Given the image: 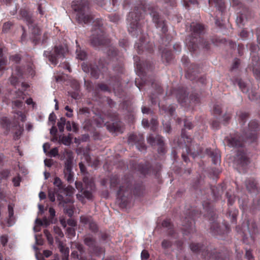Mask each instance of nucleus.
<instances>
[{
	"mask_svg": "<svg viewBox=\"0 0 260 260\" xmlns=\"http://www.w3.org/2000/svg\"><path fill=\"white\" fill-rule=\"evenodd\" d=\"M149 256V254L147 251L143 250L141 252V258L142 259H147Z\"/></svg>",
	"mask_w": 260,
	"mask_h": 260,
	"instance_id": "56",
	"label": "nucleus"
},
{
	"mask_svg": "<svg viewBox=\"0 0 260 260\" xmlns=\"http://www.w3.org/2000/svg\"><path fill=\"white\" fill-rule=\"evenodd\" d=\"M147 11L152 17L156 27L160 28L163 33L167 31L165 22L159 17L156 8L144 1L135 7L134 10L129 13L127 17L128 30L132 36L137 37L142 33V23L140 21L143 18V13Z\"/></svg>",
	"mask_w": 260,
	"mask_h": 260,
	"instance_id": "1",
	"label": "nucleus"
},
{
	"mask_svg": "<svg viewBox=\"0 0 260 260\" xmlns=\"http://www.w3.org/2000/svg\"><path fill=\"white\" fill-rule=\"evenodd\" d=\"M92 220V219L90 217H81V221L85 224L88 225L89 223L90 222V221Z\"/></svg>",
	"mask_w": 260,
	"mask_h": 260,
	"instance_id": "54",
	"label": "nucleus"
},
{
	"mask_svg": "<svg viewBox=\"0 0 260 260\" xmlns=\"http://www.w3.org/2000/svg\"><path fill=\"white\" fill-rule=\"evenodd\" d=\"M91 75L95 78H98L99 76V71L94 68L91 69Z\"/></svg>",
	"mask_w": 260,
	"mask_h": 260,
	"instance_id": "50",
	"label": "nucleus"
},
{
	"mask_svg": "<svg viewBox=\"0 0 260 260\" xmlns=\"http://www.w3.org/2000/svg\"><path fill=\"white\" fill-rule=\"evenodd\" d=\"M254 75L257 79H260V67L252 68Z\"/></svg>",
	"mask_w": 260,
	"mask_h": 260,
	"instance_id": "47",
	"label": "nucleus"
},
{
	"mask_svg": "<svg viewBox=\"0 0 260 260\" xmlns=\"http://www.w3.org/2000/svg\"><path fill=\"white\" fill-rule=\"evenodd\" d=\"M88 227L90 230H91L92 232H96L98 231V226L96 223L92 220V219L89 223Z\"/></svg>",
	"mask_w": 260,
	"mask_h": 260,
	"instance_id": "40",
	"label": "nucleus"
},
{
	"mask_svg": "<svg viewBox=\"0 0 260 260\" xmlns=\"http://www.w3.org/2000/svg\"><path fill=\"white\" fill-rule=\"evenodd\" d=\"M53 231L55 234H56L58 237L62 238L64 236V234L62 232L61 229L58 226H55L53 228Z\"/></svg>",
	"mask_w": 260,
	"mask_h": 260,
	"instance_id": "42",
	"label": "nucleus"
},
{
	"mask_svg": "<svg viewBox=\"0 0 260 260\" xmlns=\"http://www.w3.org/2000/svg\"><path fill=\"white\" fill-rule=\"evenodd\" d=\"M58 149L57 147H55V148L52 149L49 152V154H50V156H51V157L56 156V155H58Z\"/></svg>",
	"mask_w": 260,
	"mask_h": 260,
	"instance_id": "52",
	"label": "nucleus"
},
{
	"mask_svg": "<svg viewBox=\"0 0 260 260\" xmlns=\"http://www.w3.org/2000/svg\"><path fill=\"white\" fill-rule=\"evenodd\" d=\"M60 140L61 141V142L66 145L68 146L71 144V139L68 137L63 136L61 137H60Z\"/></svg>",
	"mask_w": 260,
	"mask_h": 260,
	"instance_id": "44",
	"label": "nucleus"
},
{
	"mask_svg": "<svg viewBox=\"0 0 260 260\" xmlns=\"http://www.w3.org/2000/svg\"><path fill=\"white\" fill-rule=\"evenodd\" d=\"M206 153L210 156L214 165H217L220 162V155L218 150H211L210 149H206Z\"/></svg>",
	"mask_w": 260,
	"mask_h": 260,
	"instance_id": "19",
	"label": "nucleus"
},
{
	"mask_svg": "<svg viewBox=\"0 0 260 260\" xmlns=\"http://www.w3.org/2000/svg\"><path fill=\"white\" fill-rule=\"evenodd\" d=\"M68 51L66 45L55 46L51 51H44L43 55L53 65H56L59 60L64 58L65 54Z\"/></svg>",
	"mask_w": 260,
	"mask_h": 260,
	"instance_id": "5",
	"label": "nucleus"
},
{
	"mask_svg": "<svg viewBox=\"0 0 260 260\" xmlns=\"http://www.w3.org/2000/svg\"><path fill=\"white\" fill-rule=\"evenodd\" d=\"M210 5L213 6L216 8L218 10V13L215 16V24L217 26H220L221 23L220 22V19L222 18L224 14V3L223 0H208Z\"/></svg>",
	"mask_w": 260,
	"mask_h": 260,
	"instance_id": "6",
	"label": "nucleus"
},
{
	"mask_svg": "<svg viewBox=\"0 0 260 260\" xmlns=\"http://www.w3.org/2000/svg\"><path fill=\"white\" fill-rule=\"evenodd\" d=\"M142 112L143 114H150L152 113L151 109L145 106L142 107Z\"/></svg>",
	"mask_w": 260,
	"mask_h": 260,
	"instance_id": "64",
	"label": "nucleus"
},
{
	"mask_svg": "<svg viewBox=\"0 0 260 260\" xmlns=\"http://www.w3.org/2000/svg\"><path fill=\"white\" fill-rule=\"evenodd\" d=\"M161 58L163 62H170L173 59L172 52L169 50H165L162 52Z\"/></svg>",
	"mask_w": 260,
	"mask_h": 260,
	"instance_id": "28",
	"label": "nucleus"
},
{
	"mask_svg": "<svg viewBox=\"0 0 260 260\" xmlns=\"http://www.w3.org/2000/svg\"><path fill=\"white\" fill-rule=\"evenodd\" d=\"M56 192L55 189H52L51 188L48 189V197L49 200L54 202L55 201Z\"/></svg>",
	"mask_w": 260,
	"mask_h": 260,
	"instance_id": "35",
	"label": "nucleus"
},
{
	"mask_svg": "<svg viewBox=\"0 0 260 260\" xmlns=\"http://www.w3.org/2000/svg\"><path fill=\"white\" fill-rule=\"evenodd\" d=\"M8 241V236L7 235L2 236L1 237V242L3 245V246H5L7 243Z\"/></svg>",
	"mask_w": 260,
	"mask_h": 260,
	"instance_id": "57",
	"label": "nucleus"
},
{
	"mask_svg": "<svg viewBox=\"0 0 260 260\" xmlns=\"http://www.w3.org/2000/svg\"><path fill=\"white\" fill-rule=\"evenodd\" d=\"M83 181L87 189H94L95 185L93 178L88 174L84 175L83 177Z\"/></svg>",
	"mask_w": 260,
	"mask_h": 260,
	"instance_id": "24",
	"label": "nucleus"
},
{
	"mask_svg": "<svg viewBox=\"0 0 260 260\" xmlns=\"http://www.w3.org/2000/svg\"><path fill=\"white\" fill-rule=\"evenodd\" d=\"M94 189H87V187H85V188L83 189V191H82V194H77L76 195L77 198L78 200H81L83 198V196L85 198H87V199H90L92 198V191Z\"/></svg>",
	"mask_w": 260,
	"mask_h": 260,
	"instance_id": "27",
	"label": "nucleus"
},
{
	"mask_svg": "<svg viewBox=\"0 0 260 260\" xmlns=\"http://www.w3.org/2000/svg\"><path fill=\"white\" fill-rule=\"evenodd\" d=\"M90 44L93 47L107 46L106 54L110 59H114L117 55V49L112 45H109L110 40L107 37L103 27L101 20H98L92 30Z\"/></svg>",
	"mask_w": 260,
	"mask_h": 260,
	"instance_id": "2",
	"label": "nucleus"
},
{
	"mask_svg": "<svg viewBox=\"0 0 260 260\" xmlns=\"http://www.w3.org/2000/svg\"><path fill=\"white\" fill-rule=\"evenodd\" d=\"M243 139L242 140L238 135H236L228 140V144L232 147H242L243 145Z\"/></svg>",
	"mask_w": 260,
	"mask_h": 260,
	"instance_id": "18",
	"label": "nucleus"
},
{
	"mask_svg": "<svg viewBox=\"0 0 260 260\" xmlns=\"http://www.w3.org/2000/svg\"><path fill=\"white\" fill-rule=\"evenodd\" d=\"M161 245L164 248H167L171 246V244L170 241L164 240L161 243Z\"/></svg>",
	"mask_w": 260,
	"mask_h": 260,
	"instance_id": "61",
	"label": "nucleus"
},
{
	"mask_svg": "<svg viewBox=\"0 0 260 260\" xmlns=\"http://www.w3.org/2000/svg\"><path fill=\"white\" fill-rule=\"evenodd\" d=\"M56 115L53 112L50 114L49 116V121L52 122V124L54 125L56 119Z\"/></svg>",
	"mask_w": 260,
	"mask_h": 260,
	"instance_id": "53",
	"label": "nucleus"
},
{
	"mask_svg": "<svg viewBox=\"0 0 260 260\" xmlns=\"http://www.w3.org/2000/svg\"><path fill=\"white\" fill-rule=\"evenodd\" d=\"M53 184L55 186V187L54 188L55 189V192H56V191H60L61 190L66 189L67 191L68 195L70 196L73 193V190H74V187L71 185H68L66 187L63 184L60 179L57 177L54 178Z\"/></svg>",
	"mask_w": 260,
	"mask_h": 260,
	"instance_id": "15",
	"label": "nucleus"
},
{
	"mask_svg": "<svg viewBox=\"0 0 260 260\" xmlns=\"http://www.w3.org/2000/svg\"><path fill=\"white\" fill-rule=\"evenodd\" d=\"M191 250L194 252L201 253L202 255L205 258H211V253L206 247L199 243H192L190 246Z\"/></svg>",
	"mask_w": 260,
	"mask_h": 260,
	"instance_id": "14",
	"label": "nucleus"
},
{
	"mask_svg": "<svg viewBox=\"0 0 260 260\" xmlns=\"http://www.w3.org/2000/svg\"><path fill=\"white\" fill-rule=\"evenodd\" d=\"M147 142L152 146L158 145L159 146L158 148L159 153H164L165 152V148L163 147L164 143L162 137L159 135L154 137L152 135H150L147 138Z\"/></svg>",
	"mask_w": 260,
	"mask_h": 260,
	"instance_id": "13",
	"label": "nucleus"
},
{
	"mask_svg": "<svg viewBox=\"0 0 260 260\" xmlns=\"http://www.w3.org/2000/svg\"><path fill=\"white\" fill-rule=\"evenodd\" d=\"M176 97L178 101L182 105H185L188 101V93L184 88L180 89L177 93Z\"/></svg>",
	"mask_w": 260,
	"mask_h": 260,
	"instance_id": "22",
	"label": "nucleus"
},
{
	"mask_svg": "<svg viewBox=\"0 0 260 260\" xmlns=\"http://www.w3.org/2000/svg\"><path fill=\"white\" fill-rule=\"evenodd\" d=\"M21 18L25 21L28 27L33 26L35 23V20L32 13L26 10H21L19 12Z\"/></svg>",
	"mask_w": 260,
	"mask_h": 260,
	"instance_id": "17",
	"label": "nucleus"
},
{
	"mask_svg": "<svg viewBox=\"0 0 260 260\" xmlns=\"http://www.w3.org/2000/svg\"><path fill=\"white\" fill-rule=\"evenodd\" d=\"M55 241L56 243L58 244V247L59 249H62L63 247H65L64 245H63V243L62 241H61L59 238L57 237H55Z\"/></svg>",
	"mask_w": 260,
	"mask_h": 260,
	"instance_id": "58",
	"label": "nucleus"
},
{
	"mask_svg": "<svg viewBox=\"0 0 260 260\" xmlns=\"http://www.w3.org/2000/svg\"><path fill=\"white\" fill-rule=\"evenodd\" d=\"M199 72V67L197 65L191 64H190L187 69V75L188 78H189L190 80H192L193 79L191 77H189V75L193 74L194 73H198Z\"/></svg>",
	"mask_w": 260,
	"mask_h": 260,
	"instance_id": "30",
	"label": "nucleus"
},
{
	"mask_svg": "<svg viewBox=\"0 0 260 260\" xmlns=\"http://www.w3.org/2000/svg\"><path fill=\"white\" fill-rule=\"evenodd\" d=\"M258 128V124L255 120H251L248 124V128L245 132V137L250 142L254 141L256 138V132Z\"/></svg>",
	"mask_w": 260,
	"mask_h": 260,
	"instance_id": "10",
	"label": "nucleus"
},
{
	"mask_svg": "<svg viewBox=\"0 0 260 260\" xmlns=\"http://www.w3.org/2000/svg\"><path fill=\"white\" fill-rule=\"evenodd\" d=\"M186 151L187 152V154H189V155H190L193 158L196 157L197 155L201 154L202 152V150H200V151H198L197 152H191V150H190V149L188 148L187 147H186Z\"/></svg>",
	"mask_w": 260,
	"mask_h": 260,
	"instance_id": "43",
	"label": "nucleus"
},
{
	"mask_svg": "<svg viewBox=\"0 0 260 260\" xmlns=\"http://www.w3.org/2000/svg\"><path fill=\"white\" fill-rule=\"evenodd\" d=\"M194 224L193 219L185 217L182 222L183 230L188 233L193 232L194 231Z\"/></svg>",
	"mask_w": 260,
	"mask_h": 260,
	"instance_id": "21",
	"label": "nucleus"
},
{
	"mask_svg": "<svg viewBox=\"0 0 260 260\" xmlns=\"http://www.w3.org/2000/svg\"><path fill=\"white\" fill-rule=\"evenodd\" d=\"M73 152L69 150H64L61 159H65L64 166L73 167Z\"/></svg>",
	"mask_w": 260,
	"mask_h": 260,
	"instance_id": "20",
	"label": "nucleus"
},
{
	"mask_svg": "<svg viewBox=\"0 0 260 260\" xmlns=\"http://www.w3.org/2000/svg\"><path fill=\"white\" fill-rule=\"evenodd\" d=\"M240 37L243 39H246L248 36V33L247 30L243 29L240 34Z\"/></svg>",
	"mask_w": 260,
	"mask_h": 260,
	"instance_id": "62",
	"label": "nucleus"
},
{
	"mask_svg": "<svg viewBox=\"0 0 260 260\" xmlns=\"http://www.w3.org/2000/svg\"><path fill=\"white\" fill-rule=\"evenodd\" d=\"M12 25V23L11 22H8L5 23L3 27V31L7 32L10 29Z\"/></svg>",
	"mask_w": 260,
	"mask_h": 260,
	"instance_id": "49",
	"label": "nucleus"
},
{
	"mask_svg": "<svg viewBox=\"0 0 260 260\" xmlns=\"http://www.w3.org/2000/svg\"><path fill=\"white\" fill-rule=\"evenodd\" d=\"M72 168L73 167L64 166L63 170L64 178L69 183H72L74 180Z\"/></svg>",
	"mask_w": 260,
	"mask_h": 260,
	"instance_id": "23",
	"label": "nucleus"
},
{
	"mask_svg": "<svg viewBox=\"0 0 260 260\" xmlns=\"http://www.w3.org/2000/svg\"><path fill=\"white\" fill-rule=\"evenodd\" d=\"M76 55L77 58L81 60L85 59L86 57V53L84 51H82L78 49L76 50Z\"/></svg>",
	"mask_w": 260,
	"mask_h": 260,
	"instance_id": "39",
	"label": "nucleus"
},
{
	"mask_svg": "<svg viewBox=\"0 0 260 260\" xmlns=\"http://www.w3.org/2000/svg\"><path fill=\"white\" fill-rule=\"evenodd\" d=\"M84 243L93 252L99 254L103 251V248L99 246L96 239L91 234H87L83 238Z\"/></svg>",
	"mask_w": 260,
	"mask_h": 260,
	"instance_id": "8",
	"label": "nucleus"
},
{
	"mask_svg": "<svg viewBox=\"0 0 260 260\" xmlns=\"http://www.w3.org/2000/svg\"><path fill=\"white\" fill-rule=\"evenodd\" d=\"M72 6L76 12V19L79 23L87 24L92 19L89 12L88 4L86 0L73 1Z\"/></svg>",
	"mask_w": 260,
	"mask_h": 260,
	"instance_id": "4",
	"label": "nucleus"
},
{
	"mask_svg": "<svg viewBox=\"0 0 260 260\" xmlns=\"http://www.w3.org/2000/svg\"><path fill=\"white\" fill-rule=\"evenodd\" d=\"M144 137L143 135L133 134L129 136L128 139V143L132 146L135 145L136 147L141 151H145L146 145L144 144Z\"/></svg>",
	"mask_w": 260,
	"mask_h": 260,
	"instance_id": "9",
	"label": "nucleus"
},
{
	"mask_svg": "<svg viewBox=\"0 0 260 260\" xmlns=\"http://www.w3.org/2000/svg\"><path fill=\"white\" fill-rule=\"evenodd\" d=\"M130 193L129 188H125L124 186H120L117 192V195L118 197L122 198L124 197H127Z\"/></svg>",
	"mask_w": 260,
	"mask_h": 260,
	"instance_id": "29",
	"label": "nucleus"
},
{
	"mask_svg": "<svg viewBox=\"0 0 260 260\" xmlns=\"http://www.w3.org/2000/svg\"><path fill=\"white\" fill-rule=\"evenodd\" d=\"M118 183V179L116 176H114L110 179V186L114 187Z\"/></svg>",
	"mask_w": 260,
	"mask_h": 260,
	"instance_id": "45",
	"label": "nucleus"
},
{
	"mask_svg": "<svg viewBox=\"0 0 260 260\" xmlns=\"http://www.w3.org/2000/svg\"><path fill=\"white\" fill-rule=\"evenodd\" d=\"M74 192L75 189L73 190V193L69 196L68 195L67 191L66 189L56 191V196L57 201L58 202V206H61L68 204H73L74 203L73 196Z\"/></svg>",
	"mask_w": 260,
	"mask_h": 260,
	"instance_id": "7",
	"label": "nucleus"
},
{
	"mask_svg": "<svg viewBox=\"0 0 260 260\" xmlns=\"http://www.w3.org/2000/svg\"><path fill=\"white\" fill-rule=\"evenodd\" d=\"M66 123V119L64 117H61L58 121L57 125L60 133L64 131V127Z\"/></svg>",
	"mask_w": 260,
	"mask_h": 260,
	"instance_id": "33",
	"label": "nucleus"
},
{
	"mask_svg": "<svg viewBox=\"0 0 260 260\" xmlns=\"http://www.w3.org/2000/svg\"><path fill=\"white\" fill-rule=\"evenodd\" d=\"M162 226L165 228H168V233L170 235H173V229L171 223L168 220H164L162 223Z\"/></svg>",
	"mask_w": 260,
	"mask_h": 260,
	"instance_id": "38",
	"label": "nucleus"
},
{
	"mask_svg": "<svg viewBox=\"0 0 260 260\" xmlns=\"http://www.w3.org/2000/svg\"><path fill=\"white\" fill-rule=\"evenodd\" d=\"M235 162L237 165L242 167H244L248 164L249 162V159L243 149L238 150L235 157Z\"/></svg>",
	"mask_w": 260,
	"mask_h": 260,
	"instance_id": "16",
	"label": "nucleus"
},
{
	"mask_svg": "<svg viewBox=\"0 0 260 260\" xmlns=\"http://www.w3.org/2000/svg\"><path fill=\"white\" fill-rule=\"evenodd\" d=\"M214 112L215 114L219 115L221 112V108L219 105H215L214 107Z\"/></svg>",
	"mask_w": 260,
	"mask_h": 260,
	"instance_id": "55",
	"label": "nucleus"
},
{
	"mask_svg": "<svg viewBox=\"0 0 260 260\" xmlns=\"http://www.w3.org/2000/svg\"><path fill=\"white\" fill-rule=\"evenodd\" d=\"M10 175V171L8 170H3L0 172V180L7 179Z\"/></svg>",
	"mask_w": 260,
	"mask_h": 260,
	"instance_id": "41",
	"label": "nucleus"
},
{
	"mask_svg": "<svg viewBox=\"0 0 260 260\" xmlns=\"http://www.w3.org/2000/svg\"><path fill=\"white\" fill-rule=\"evenodd\" d=\"M20 59L21 58L20 56L18 54H16L10 57V59L15 62L16 63L19 62Z\"/></svg>",
	"mask_w": 260,
	"mask_h": 260,
	"instance_id": "59",
	"label": "nucleus"
},
{
	"mask_svg": "<svg viewBox=\"0 0 260 260\" xmlns=\"http://www.w3.org/2000/svg\"><path fill=\"white\" fill-rule=\"evenodd\" d=\"M12 181L15 186H18L20 185V177L19 176L14 177Z\"/></svg>",
	"mask_w": 260,
	"mask_h": 260,
	"instance_id": "60",
	"label": "nucleus"
},
{
	"mask_svg": "<svg viewBox=\"0 0 260 260\" xmlns=\"http://www.w3.org/2000/svg\"><path fill=\"white\" fill-rule=\"evenodd\" d=\"M237 84L243 92H247L248 88L246 84L241 80L239 79L237 80Z\"/></svg>",
	"mask_w": 260,
	"mask_h": 260,
	"instance_id": "37",
	"label": "nucleus"
},
{
	"mask_svg": "<svg viewBox=\"0 0 260 260\" xmlns=\"http://www.w3.org/2000/svg\"><path fill=\"white\" fill-rule=\"evenodd\" d=\"M238 13L236 19V23L239 27H242L247 21L251 18L252 14L248 9L246 7L243 8Z\"/></svg>",
	"mask_w": 260,
	"mask_h": 260,
	"instance_id": "11",
	"label": "nucleus"
},
{
	"mask_svg": "<svg viewBox=\"0 0 260 260\" xmlns=\"http://www.w3.org/2000/svg\"><path fill=\"white\" fill-rule=\"evenodd\" d=\"M69 204V205L66 204L64 206H61V207L63 208L64 212L71 217L74 213L73 207L72 205H70V204Z\"/></svg>",
	"mask_w": 260,
	"mask_h": 260,
	"instance_id": "31",
	"label": "nucleus"
},
{
	"mask_svg": "<svg viewBox=\"0 0 260 260\" xmlns=\"http://www.w3.org/2000/svg\"><path fill=\"white\" fill-rule=\"evenodd\" d=\"M8 209V218L7 220V223L8 224V226H11L13 225L15 222V219L14 216L13 206L11 205H9Z\"/></svg>",
	"mask_w": 260,
	"mask_h": 260,
	"instance_id": "25",
	"label": "nucleus"
},
{
	"mask_svg": "<svg viewBox=\"0 0 260 260\" xmlns=\"http://www.w3.org/2000/svg\"><path fill=\"white\" fill-rule=\"evenodd\" d=\"M10 81L11 84L16 85L18 82V78L16 77H14L13 75H12L11 77L10 78Z\"/></svg>",
	"mask_w": 260,
	"mask_h": 260,
	"instance_id": "63",
	"label": "nucleus"
},
{
	"mask_svg": "<svg viewBox=\"0 0 260 260\" xmlns=\"http://www.w3.org/2000/svg\"><path fill=\"white\" fill-rule=\"evenodd\" d=\"M246 188L250 192H256L257 188L255 181L253 179H249L246 181Z\"/></svg>",
	"mask_w": 260,
	"mask_h": 260,
	"instance_id": "26",
	"label": "nucleus"
},
{
	"mask_svg": "<svg viewBox=\"0 0 260 260\" xmlns=\"http://www.w3.org/2000/svg\"><path fill=\"white\" fill-rule=\"evenodd\" d=\"M249 46L251 51L252 67H260V58L257 53V51L259 50L258 46L252 43L248 44L247 46Z\"/></svg>",
	"mask_w": 260,
	"mask_h": 260,
	"instance_id": "12",
	"label": "nucleus"
},
{
	"mask_svg": "<svg viewBox=\"0 0 260 260\" xmlns=\"http://www.w3.org/2000/svg\"><path fill=\"white\" fill-rule=\"evenodd\" d=\"M189 35L186 39L185 43L190 52H193L200 47L207 50L210 48V43L200 35L205 33V26L201 23L192 22L189 26Z\"/></svg>",
	"mask_w": 260,
	"mask_h": 260,
	"instance_id": "3",
	"label": "nucleus"
},
{
	"mask_svg": "<svg viewBox=\"0 0 260 260\" xmlns=\"http://www.w3.org/2000/svg\"><path fill=\"white\" fill-rule=\"evenodd\" d=\"M29 28H31V32L32 34L35 36H38L40 35L41 30L40 29V28L36 24V23H35L34 24H33V26H30L29 27Z\"/></svg>",
	"mask_w": 260,
	"mask_h": 260,
	"instance_id": "36",
	"label": "nucleus"
},
{
	"mask_svg": "<svg viewBox=\"0 0 260 260\" xmlns=\"http://www.w3.org/2000/svg\"><path fill=\"white\" fill-rule=\"evenodd\" d=\"M3 49L0 47V70H4L7 64V58L3 56Z\"/></svg>",
	"mask_w": 260,
	"mask_h": 260,
	"instance_id": "32",
	"label": "nucleus"
},
{
	"mask_svg": "<svg viewBox=\"0 0 260 260\" xmlns=\"http://www.w3.org/2000/svg\"><path fill=\"white\" fill-rule=\"evenodd\" d=\"M184 126L185 128L189 129H191L193 127L192 123L187 119H185L184 120Z\"/></svg>",
	"mask_w": 260,
	"mask_h": 260,
	"instance_id": "51",
	"label": "nucleus"
},
{
	"mask_svg": "<svg viewBox=\"0 0 260 260\" xmlns=\"http://www.w3.org/2000/svg\"><path fill=\"white\" fill-rule=\"evenodd\" d=\"M72 248H75L77 249L80 252V254H82L84 252V248L83 246L81 244L78 242H73L72 245Z\"/></svg>",
	"mask_w": 260,
	"mask_h": 260,
	"instance_id": "34",
	"label": "nucleus"
},
{
	"mask_svg": "<svg viewBox=\"0 0 260 260\" xmlns=\"http://www.w3.org/2000/svg\"><path fill=\"white\" fill-rule=\"evenodd\" d=\"M211 230L213 231L214 234H220L221 233L219 230L218 224L216 223H214L212 224L211 227Z\"/></svg>",
	"mask_w": 260,
	"mask_h": 260,
	"instance_id": "46",
	"label": "nucleus"
},
{
	"mask_svg": "<svg viewBox=\"0 0 260 260\" xmlns=\"http://www.w3.org/2000/svg\"><path fill=\"white\" fill-rule=\"evenodd\" d=\"M98 86L103 91H110L109 88L106 84L103 83L99 84Z\"/></svg>",
	"mask_w": 260,
	"mask_h": 260,
	"instance_id": "48",
	"label": "nucleus"
}]
</instances>
